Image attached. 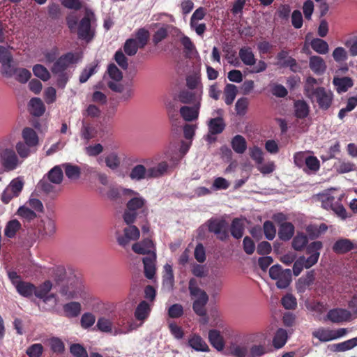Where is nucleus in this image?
Instances as JSON below:
<instances>
[{"mask_svg": "<svg viewBox=\"0 0 357 357\" xmlns=\"http://www.w3.org/2000/svg\"><path fill=\"white\" fill-rule=\"evenodd\" d=\"M52 288V283L50 280L45 281L43 284L38 287L35 286L34 295L40 299H43L45 303L49 301V297L47 295L49 294Z\"/></svg>", "mask_w": 357, "mask_h": 357, "instance_id": "obj_25", "label": "nucleus"}, {"mask_svg": "<svg viewBox=\"0 0 357 357\" xmlns=\"http://www.w3.org/2000/svg\"><path fill=\"white\" fill-rule=\"evenodd\" d=\"M133 196L127 202L123 215L127 225L132 224L137 217L146 218L149 212L146 200L139 195Z\"/></svg>", "mask_w": 357, "mask_h": 357, "instance_id": "obj_1", "label": "nucleus"}, {"mask_svg": "<svg viewBox=\"0 0 357 357\" xmlns=\"http://www.w3.org/2000/svg\"><path fill=\"white\" fill-rule=\"evenodd\" d=\"M80 135L82 139L89 142L90 139L96 137L97 130L90 123L83 121Z\"/></svg>", "mask_w": 357, "mask_h": 357, "instance_id": "obj_32", "label": "nucleus"}, {"mask_svg": "<svg viewBox=\"0 0 357 357\" xmlns=\"http://www.w3.org/2000/svg\"><path fill=\"white\" fill-rule=\"evenodd\" d=\"M75 55L72 52H68L61 56L51 68L52 73L66 72L70 65L75 63Z\"/></svg>", "mask_w": 357, "mask_h": 357, "instance_id": "obj_7", "label": "nucleus"}, {"mask_svg": "<svg viewBox=\"0 0 357 357\" xmlns=\"http://www.w3.org/2000/svg\"><path fill=\"white\" fill-rule=\"evenodd\" d=\"M307 262V259L305 256L299 257L296 261H294V264L293 265V273L295 276H298L302 272L303 268L307 269L311 268L312 265H308Z\"/></svg>", "mask_w": 357, "mask_h": 357, "instance_id": "obj_50", "label": "nucleus"}, {"mask_svg": "<svg viewBox=\"0 0 357 357\" xmlns=\"http://www.w3.org/2000/svg\"><path fill=\"white\" fill-rule=\"evenodd\" d=\"M287 340V332L284 328H279L273 337V344L275 348L280 349L284 346Z\"/></svg>", "mask_w": 357, "mask_h": 357, "instance_id": "obj_43", "label": "nucleus"}, {"mask_svg": "<svg viewBox=\"0 0 357 357\" xmlns=\"http://www.w3.org/2000/svg\"><path fill=\"white\" fill-rule=\"evenodd\" d=\"M96 21L94 13L86 9L84 17L77 26V35L79 38L89 41L93 39L95 31L92 28V24Z\"/></svg>", "mask_w": 357, "mask_h": 357, "instance_id": "obj_2", "label": "nucleus"}, {"mask_svg": "<svg viewBox=\"0 0 357 357\" xmlns=\"http://www.w3.org/2000/svg\"><path fill=\"white\" fill-rule=\"evenodd\" d=\"M149 39V32L144 28L138 29L136 33V38L138 46L139 48H143L148 43Z\"/></svg>", "mask_w": 357, "mask_h": 357, "instance_id": "obj_56", "label": "nucleus"}, {"mask_svg": "<svg viewBox=\"0 0 357 357\" xmlns=\"http://www.w3.org/2000/svg\"><path fill=\"white\" fill-rule=\"evenodd\" d=\"M164 269L165 273L162 276V287L167 290L171 291L174 284V276L172 267L171 265L167 264L165 265Z\"/></svg>", "mask_w": 357, "mask_h": 357, "instance_id": "obj_26", "label": "nucleus"}, {"mask_svg": "<svg viewBox=\"0 0 357 357\" xmlns=\"http://www.w3.org/2000/svg\"><path fill=\"white\" fill-rule=\"evenodd\" d=\"M21 229V223L16 219L8 221L5 227L4 234L6 237L12 238Z\"/></svg>", "mask_w": 357, "mask_h": 357, "instance_id": "obj_41", "label": "nucleus"}, {"mask_svg": "<svg viewBox=\"0 0 357 357\" xmlns=\"http://www.w3.org/2000/svg\"><path fill=\"white\" fill-rule=\"evenodd\" d=\"M312 102H316L321 110H328L333 101V93L323 86H317L315 91L307 96Z\"/></svg>", "mask_w": 357, "mask_h": 357, "instance_id": "obj_3", "label": "nucleus"}, {"mask_svg": "<svg viewBox=\"0 0 357 357\" xmlns=\"http://www.w3.org/2000/svg\"><path fill=\"white\" fill-rule=\"evenodd\" d=\"M314 280V271H308L305 278H301L298 280L297 289L300 291H304L306 287H309L312 284Z\"/></svg>", "mask_w": 357, "mask_h": 357, "instance_id": "obj_53", "label": "nucleus"}, {"mask_svg": "<svg viewBox=\"0 0 357 357\" xmlns=\"http://www.w3.org/2000/svg\"><path fill=\"white\" fill-rule=\"evenodd\" d=\"M313 50L321 54H325L328 52V43L321 38H314L310 43Z\"/></svg>", "mask_w": 357, "mask_h": 357, "instance_id": "obj_49", "label": "nucleus"}, {"mask_svg": "<svg viewBox=\"0 0 357 357\" xmlns=\"http://www.w3.org/2000/svg\"><path fill=\"white\" fill-rule=\"evenodd\" d=\"M291 271L284 269L276 280V286L278 289H286L291 282Z\"/></svg>", "mask_w": 357, "mask_h": 357, "instance_id": "obj_40", "label": "nucleus"}, {"mask_svg": "<svg viewBox=\"0 0 357 357\" xmlns=\"http://www.w3.org/2000/svg\"><path fill=\"white\" fill-rule=\"evenodd\" d=\"M1 165L6 172L15 169L18 165L19 160L17 154L13 149H6L0 153Z\"/></svg>", "mask_w": 357, "mask_h": 357, "instance_id": "obj_6", "label": "nucleus"}, {"mask_svg": "<svg viewBox=\"0 0 357 357\" xmlns=\"http://www.w3.org/2000/svg\"><path fill=\"white\" fill-rule=\"evenodd\" d=\"M295 116L298 119H304L309 114V106L304 100H297L294 102Z\"/></svg>", "mask_w": 357, "mask_h": 357, "instance_id": "obj_42", "label": "nucleus"}, {"mask_svg": "<svg viewBox=\"0 0 357 357\" xmlns=\"http://www.w3.org/2000/svg\"><path fill=\"white\" fill-rule=\"evenodd\" d=\"M230 232L231 236L239 239L243 236L244 233V225L241 220L238 218H234L231 224Z\"/></svg>", "mask_w": 357, "mask_h": 357, "instance_id": "obj_39", "label": "nucleus"}, {"mask_svg": "<svg viewBox=\"0 0 357 357\" xmlns=\"http://www.w3.org/2000/svg\"><path fill=\"white\" fill-rule=\"evenodd\" d=\"M208 126L211 134L218 135L223 132L226 124L222 117H216L209 120Z\"/></svg>", "mask_w": 357, "mask_h": 357, "instance_id": "obj_27", "label": "nucleus"}, {"mask_svg": "<svg viewBox=\"0 0 357 357\" xmlns=\"http://www.w3.org/2000/svg\"><path fill=\"white\" fill-rule=\"evenodd\" d=\"M209 342L218 351H222L225 347V342L220 333L215 329L210 330L208 332Z\"/></svg>", "mask_w": 357, "mask_h": 357, "instance_id": "obj_28", "label": "nucleus"}, {"mask_svg": "<svg viewBox=\"0 0 357 357\" xmlns=\"http://www.w3.org/2000/svg\"><path fill=\"white\" fill-rule=\"evenodd\" d=\"M7 77H15V79L20 83H26L31 77V73L26 68H19L12 66L10 69L6 70L3 74Z\"/></svg>", "mask_w": 357, "mask_h": 357, "instance_id": "obj_9", "label": "nucleus"}, {"mask_svg": "<svg viewBox=\"0 0 357 357\" xmlns=\"http://www.w3.org/2000/svg\"><path fill=\"white\" fill-rule=\"evenodd\" d=\"M64 169L66 176L70 180H77L81 175V169L79 166L71 163H64L62 165Z\"/></svg>", "mask_w": 357, "mask_h": 357, "instance_id": "obj_37", "label": "nucleus"}, {"mask_svg": "<svg viewBox=\"0 0 357 357\" xmlns=\"http://www.w3.org/2000/svg\"><path fill=\"white\" fill-rule=\"evenodd\" d=\"M282 306L287 310H294L297 307V301L291 294H287L281 299Z\"/></svg>", "mask_w": 357, "mask_h": 357, "instance_id": "obj_59", "label": "nucleus"}, {"mask_svg": "<svg viewBox=\"0 0 357 357\" xmlns=\"http://www.w3.org/2000/svg\"><path fill=\"white\" fill-rule=\"evenodd\" d=\"M45 176H46L47 180L51 183L59 185L63 181V173L61 166L56 165L52 168Z\"/></svg>", "mask_w": 357, "mask_h": 357, "instance_id": "obj_29", "label": "nucleus"}, {"mask_svg": "<svg viewBox=\"0 0 357 357\" xmlns=\"http://www.w3.org/2000/svg\"><path fill=\"white\" fill-rule=\"evenodd\" d=\"M295 227L291 222H284L279 226L278 236L284 241L290 240L294 234Z\"/></svg>", "mask_w": 357, "mask_h": 357, "instance_id": "obj_24", "label": "nucleus"}, {"mask_svg": "<svg viewBox=\"0 0 357 357\" xmlns=\"http://www.w3.org/2000/svg\"><path fill=\"white\" fill-rule=\"evenodd\" d=\"M155 260V252H152L149 256L144 257L142 259L144 264V275L148 279H153L155 276L156 270Z\"/></svg>", "mask_w": 357, "mask_h": 357, "instance_id": "obj_13", "label": "nucleus"}, {"mask_svg": "<svg viewBox=\"0 0 357 357\" xmlns=\"http://www.w3.org/2000/svg\"><path fill=\"white\" fill-rule=\"evenodd\" d=\"M150 312V306L146 301H143L139 303L137 305L135 312V317L137 320L144 321L146 319Z\"/></svg>", "mask_w": 357, "mask_h": 357, "instance_id": "obj_46", "label": "nucleus"}, {"mask_svg": "<svg viewBox=\"0 0 357 357\" xmlns=\"http://www.w3.org/2000/svg\"><path fill=\"white\" fill-rule=\"evenodd\" d=\"M107 72L109 77L115 82H120L123 79V73L114 63L107 66Z\"/></svg>", "mask_w": 357, "mask_h": 357, "instance_id": "obj_63", "label": "nucleus"}, {"mask_svg": "<svg viewBox=\"0 0 357 357\" xmlns=\"http://www.w3.org/2000/svg\"><path fill=\"white\" fill-rule=\"evenodd\" d=\"M306 254L309 255L306 258L308 265L312 266L316 264L320 256V251L323 248V243L321 241H317L309 243L306 246Z\"/></svg>", "mask_w": 357, "mask_h": 357, "instance_id": "obj_8", "label": "nucleus"}, {"mask_svg": "<svg viewBox=\"0 0 357 357\" xmlns=\"http://www.w3.org/2000/svg\"><path fill=\"white\" fill-rule=\"evenodd\" d=\"M309 66L317 75H322L326 69L324 60L319 56H312L310 57Z\"/></svg>", "mask_w": 357, "mask_h": 357, "instance_id": "obj_20", "label": "nucleus"}, {"mask_svg": "<svg viewBox=\"0 0 357 357\" xmlns=\"http://www.w3.org/2000/svg\"><path fill=\"white\" fill-rule=\"evenodd\" d=\"M22 135L24 142L29 147H35L38 144V136L33 128H24L22 130Z\"/></svg>", "mask_w": 357, "mask_h": 357, "instance_id": "obj_21", "label": "nucleus"}, {"mask_svg": "<svg viewBox=\"0 0 357 357\" xmlns=\"http://www.w3.org/2000/svg\"><path fill=\"white\" fill-rule=\"evenodd\" d=\"M70 352L74 357H89L86 349L79 343H73L70 346Z\"/></svg>", "mask_w": 357, "mask_h": 357, "instance_id": "obj_60", "label": "nucleus"}, {"mask_svg": "<svg viewBox=\"0 0 357 357\" xmlns=\"http://www.w3.org/2000/svg\"><path fill=\"white\" fill-rule=\"evenodd\" d=\"M202 93V87L197 91L192 92L187 90L182 91L178 94V100L184 104L200 102L201 96Z\"/></svg>", "mask_w": 357, "mask_h": 357, "instance_id": "obj_14", "label": "nucleus"}, {"mask_svg": "<svg viewBox=\"0 0 357 357\" xmlns=\"http://www.w3.org/2000/svg\"><path fill=\"white\" fill-rule=\"evenodd\" d=\"M43 222V234L46 236H52L56 231L55 222L51 218H47L42 221Z\"/></svg>", "mask_w": 357, "mask_h": 357, "instance_id": "obj_62", "label": "nucleus"}, {"mask_svg": "<svg viewBox=\"0 0 357 357\" xmlns=\"http://www.w3.org/2000/svg\"><path fill=\"white\" fill-rule=\"evenodd\" d=\"M8 187L13 192V195L18 197L23 189L24 182L21 178L17 177L13 179Z\"/></svg>", "mask_w": 357, "mask_h": 357, "instance_id": "obj_57", "label": "nucleus"}, {"mask_svg": "<svg viewBox=\"0 0 357 357\" xmlns=\"http://www.w3.org/2000/svg\"><path fill=\"white\" fill-rule=\"evenodd\" d=\"M30 113L35 116H41L45 111L44 103L39 98H32L29 101Z\"/></svg>", "mask_w": 357, "mask_h": 357, "instance_id": "obj_30", "label": "nucleus"}, {"mask_svg": "<svg viewBox=\"0 0 357 357\" xmlns=\"http://www.w3.org/2000/svg\"><path fill=\"white\" fill-rule=\"evenodd\" d=\"M34 75L43 81H47L50 78V73L48 70L40 64H36L33 67Z\"/></svg>", "mask_w": 357, "mask_h": 357, "instance_id": "obj_54", "label": "nucleus"}, {"mask_svg": "<svg viewBox=\"0 0 357 357\" xmlns=\"http://www.w3.org/2000/svg\"><path fill=\"white\" fill-rule=\"evenodd\" d=\"M229 351L230 354L234 357H248V349L246 346L232 344Z\"/></svg>", "mask_w": 357, "mask_h": 357, "instance_id": "obj_58", "label": "nucleus"}, {"mask_svg": "<svg viewBox=\"0 0 357 357\" xmlns=\"http://www.w3.org/2000/svg\"><path fill=\"white\" fill-rule=\"evenodd\" d=\"M139 193L129 188H111L108 192L107 196L109 199L116 200L121 197V195L132 197V195H138Z\"/></svg>", "mask_w": 357, "mask_h": 357, "instance_id": "obj_23", "label": "nucleus"}, {"mask_svg": "<svg viewBox=\"0 0 357 357\" xmlns=\"http://www.w3.org/2000/svg\"><path fill=\"white\" fill-rule=\"evenodd\" d=\"M208 231L217 238L225 241L229 238L228 223L224 219L211 218L207 221Z\"/></svg>", "mask_w": 357, "mask_h": 357, "instance_id": "obj_4", "label": "nucleus"}, {"mask_svg": "<svg viewBox=\"0 0 357 357\" xmlns=\"http://www.w3.org/2000/svg\"><path fill=\"white\" fill-rule=\"evenodd\" d=\"M43 351V346L40 343H35L26 349V354L29 357H40Z\"/></svg>", "mask_w": 357, "mask_h": 357, "instance_id": "obj_61", "label": "nucleus"}, {"mask_svg": "<svg viewBox=\"0 0 357 357\" xmlns=\"http://www.w3.org/2000/svg\"><path fill=\"white\" fill-rule=\"evenodd\" d=\"M237 87L232 84H227L225 87L224 95L225 102L227 105H230L234 102L236 94Z\"/></svg>", "mask_w": 357, "mask_h": 357, "instance_id": "obj_47", "label": "nucleus"}, {"mask_svg": "<svg viewBox=\"0 0 357 357\" xmlns=\"http://www.w3.org/2000/svg\"><path fill=\"white\" fill-rule=\"evenodd\" d=\"M208 301V296L206 292L202 293V296L198 297L193 303L192 309L199 316L206 315V305Z\"/></svg>", "mask_w": 357, "mask_h": 357, "instance_id": "obj_22", "label": "nucleus"}, {"mask_svg": "<svg viewBox=\"0 0 357 357\" xmlns=\"http://www.w3.org/2000/svg\"><path fill=\"white\" fill-rule=\"evenodd\" d=\"M153 247V241L149 238H146L140 242L134 243L132 246V249L137 254L148 255L149 256L153 252L151 251Z\"/></svg>", "mask_w": 357, "mask_h": 357, "instance_id": "obj_17", "label": "nucleus"}, {"mask_svg": "<svg viewBox=\"0 0 357 357\" xmlns=\"http://www.w3.org/2000/svg\"><path fill=\"white\" fill-rule=\"evenodd\" d=\"M131 180L139 181L144 179H149V169H146L143 165H137L133 167L129 174Z\"/></svg>", "mask_w": 357, "mask_h": 357, "instance_id": "obj_18", "label": "nucleus"}, {"mask_svg": "<svg viewBox=\"0 0 357 357\" xmlns=\"http://www.w3.org/2000/svg\"><path fill=\"white\" fill-rule=\"evenodd\" d=\"M63 311L67 317H77L81 312L82 306L78 302L72 301L63 306Z\"/></svg>", "mask_w": 357, "mask_h": 357, "instance_id": "obj_33", "label": "nucleus"}, {"mask_svg": "<svg viewBox=\"0 0 357 357\" xmlns=\"http://www.w3.org/2000/svg\"><path fill=\"white\" fill-rule=\"evenodd\" d=\"M13 54L9 47L0 45V63L2 65L3 74L6 73V70L10 69L13 66Z\"/></svg>", "mask_w": 357, "mask_h": 357, "instance_id": "obj_16", "label": "nucleus"}, {"mask_svg": "<svg viewBox=\"0 0 357 357\" xmlns=\"http://www.w3.org/2000/svg\"><path fill=\"white\" fill-rule=\"evenodd\" d=\"M199 109L200 102L198 101L192 107H181L180 109V114L185 121H192L198 119Z\"/></svg>", "mask_w": 357, "mask_h": 357, "instance_id": "obj_12", "label": "nucleus"}, {"mask_svg": "<svg viewBox=\"0 0 357 357\" xmlns=\"http://www.w3.org/2000/svg\"><path fill=\"white\" fill-rule=\"evenodd\" d=\"M189 345L196 351H207L208 347L204 340L197 335H193L188 340Z\"/></svg>", "mask_w": 357, "mask_h": 357, "instance_id": "obj_38", "label": "nucleus"}, {"mask_svg": "<svg viewBox=\"0 0 357 357\" xmlns=\"http://www.w3.org/2000/svg\"><path fill=\"white\" fill-rule=\"evenodd\" d=\"M139 48L137 40L133 38L126 40L123 46L124 52L128 56L136 54Z\"/></svg>", "mask_w": 357, "mask_h": 357, "instance_id": "obj_55", "label": "nucleus"}, {"mask_svg": "<svg viewBox=\"0 0 357 357\" xmlns=\"http://www.w3.org/2000/svg\"><path fill=\"white\" fill-rule=\"evenodd\" d=\"M333 84L338 93H342L347 91L354 85L353 79L349 77H334Z\"/></svg>", "mask_w": 357, "mask_h": 357, "instance_id": "obj_15", "label": "nucleus"}, {"mask_svg": "<svg viewBox=\"0 0 357 357\" xmlns=\"http://www.w3.org/2000/svg\"><path fill=\"white\" fill-rule=\"evenodd\" d=\"M17 292L24 297H31L35 291V285L24 281L17 282L15 287Z\"/></svg>", "mask_w": 357, "mask_h": 357, "instance_id": "obj_34", "label": "nucleus"}, {"mask_svg": "<svg viewBox=\"0 0 357 357\" xmlns=\"http://www.w3.org/2000/svg\"><path fill=\"white\" fill-rule=\"evenodd\" d=\"M357 346V337H354L342 342L333 344L331 349L335 352H344L350 350Z\"/></svg>", "mask_w": 357, "mask_h": 357, "instance_id": "obj_31", "label": "nucleus"}, {"mask_svg": "<svg viewBox=\"0 0 357 357\" xmlns=\"http://www.w3.org/2000/svg\"><path fill=\"white\" fill-rule=\"evenodd\" d=\"M326 317L333 323H340L349 321L351 318V312L346 309L335 308L330 310Z\"/></svg>", "mask_w": 357, "mask_h": 357, "instance_id": "obj_11", "label": "nucleus"}, {"mask_svg": "<svg viewBox=\"0 0 357 357\" xmlns=\"http://www.w3.org/2000/svg\"><path fill=\"white\" fill-rule=\"evenodd\" d=\"M96 322V317L91 312H85L82 314L80 319L81 326L87 329L91 327Z\"/></svg>", "mask_w": 357, "mask_h": 357, "instance_id": "obj_64", "label": "nucleus"}, {"mask_svg": "<svg viewBox=\"0 0 357 357\" xmlns=\"http://www.w3.org/2000/svg\"><path fill=\"white\" fill-rule=\"evenodd\" d=\"M168 167L169 165L167 162H161L157 166L149 168V177L150 178H158L167 171Z\"/></svg>", "mask_w": 357, "mask_h": 357, "instance_id": "obj_45", "label": "nucleus"}, {"mask_svg": "<svg viewBox=\"0 0 357 357\" xmlns=\"http://www.w3.org/2000/svg\"><path fill=\"white\" fill-rule=\"evenodd\" d=\"M51 350L56 354H61L65 351V344L63 342L57 337H52L48 340Z\"/></svg>", "mask_w": 357, "mask_h": 357, "instance_id": "obj_51", "label": "nucleus"}, {"mask_svg": "<svg viewBox=\"0 0 357 357\" xmlns=\"http://www.w3.org/2000/svg\"><path fill=\"white\" fill-rule=\"evenodd\" d=\"M231 145L233 150L238 154L243 153L247 149L246 140L240 135H236L232 138Z\"/></svg>", "mask_w": 357, "mask_h": 357, "instance_id": "obj_35", "label": "nucleus"}, {"mask_svg": "<svg viewBox=\"0 0 357 357\" xmlns=\"http://www.w3.org/2000/svg\"><path fill=\"white\" fill-rule=\"evenodd\" d=\"M314 337L319 339L321 342H328L334 340L333 336V330L326 329L324 328H319L312 333Z\"/></svg>", "mask_w": 357, "mask_h": 357, "instance_id": "obj_48", "label": "nucleus"}, {"mask_svg": "<svg viewBox=\"0 0 357 357\" xmlns=\"http://www.w3.org/2000/svg\"><path fill=\"white\" fill-rule=\"evenodd\" d=\"M308 238L303 233H298L292 241V247L296 251L303 250L308 245Z\"/></svg>", "mask_w": 357, "mask_h": 357, "instance_id": "obj_44", "label": "nucleus"}, {"mask_svg": "<svg viewBox=\"0 0 357 357\" xmlns=\"http://www.w3.org/2000/svg\"><path fill=\"white\" fill-rule=\"evenodd\" d=\"M238 56L243 64L246 66H252L256 63V59L250 47H241L239 50Z\"/></svg>", "mask_w": 357, "mask_h": 357, "instance_id": "obj_19", "label": "nucleus"}, {"mask_svg": "<svg viewBox=\"0 0 357 357\" xmlns=\"http://www.w3.org/2000/svg\"><path fill=\"white\" fill-rule=\"evenodd\" d=\"M59 292L66 299L84 298L85 294L84 287L75 281L66 285H63Z\"/></svg>", "mask_w": 357, "mask_h": 357, "instance_id": "obj_5", "label": "nucleus"}, {"mask_svg": "<svg viewBox=\"0 0 357 357\" xmlns=\"http://www.w3.org/2000/svg\"><path fill=\"white\" fill-rule=\"evenodd\" d=\"M54 184L45 179V176L43 177L38 183V188L45 193L56 196L59 194L60 190L55 186Z\"/></svg>", "mask_w": 357, "mask_h": 357, "instance_id": "obj_36", "label": "nucleus"}, {"mask_svg": "<svg viewBox=\"0 0 357 357\" xmlns=\"http://www.w3.org/2000/svg\"><path fill=\"white\" fill-rule=\"evenodd\" d=\"M96 327L98 330L103 333H112L113 328V322L111 319L102 317L98 318Z\"/></svg>", "mask_w": 357, "mask_h": 357, "instance_id": "obj_52", "label": "nucleus"}, {"mask_svg": "<svg viewBox=\"0 0 357 357\" xmlns=\"http://www.w3.org/2000/svg\"><path fill=\"white\" fill-rule=\"evenodd\" d=\"M354 249H357V245L344 238L337 240L332 247L333 251L337 255H344Z\"/></svg>", "mask_w": 357, "mask_h": 357, "instance_id": "obj_10", "label": "nucleus"}]
</instances>
